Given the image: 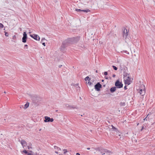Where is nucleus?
I'll use <instances>...</instances> for the list:
<instances>
[{"instance_id": "f257e3e1", "label": "nucleus", "mask_w": 155, "mask_h": 155, "mask_svg": "<svg viewBox=\"0 0 155 155\" xmlns=\"http://www.w3.org/2000/svg\"><path fill=\"white\" fill-rule=\"evenodd\" d=\"M140 94L142 96H143L145 93V86L143 84L141 85L138 91Z\"/></svg>"}, {"instance_id": "f03ea898", "label": "nucleus", "mask_w": 155, "mask_h": 155, "mask_svg": "<svg viewBox=\"0 0 155 155\" xmlns=\"http://www.w3.org/2000/svg\"><path fill=\"white\" fill-rule=\"evenodd\" d=\"M128 31L127 29H125V28H123L122 29V33L123 37L125 39H127V36L128 34Z\"/></svg>"}, {"instance_id": "7ed1b4c3", "label": "nucleus", "mask_w": 155, "mask_h": 155, "mask_svg": "<svg viewBox=\"0 0 155 155\" xmlns=\"http://www.w3.org/2000/svg\"><path fill=\"white\" fill-rule=\"evenodd\" d=\"M125 84L128 85L130 84L131 82V79L129 76H126L124 78Z\"/></svg>"}, {"instance_id": "20e7f679", "label": "nucleus", "mask_w": 155, "mask_h": 155, "mask_svg": "<svg viewBox=\"0 0 155 155\" xmlns=\"http://www.w3.org/2000/svg\"><path fill=\"white\" fill-rule=\"evenodd\" d=\"M30 36L34 38L35 40L37 41H39L40 40V38L37 35L34 34L33 35H30Z\"/></svg>"}, {"instance_id": "39448f33", "label": "nucleus", "mask_w": 155, "mask_h": 155, "mask_svg": "<svg viewBox=\"0 0 155 155\" xmlns=\"http://www.w3.org/2000/svg\"><path fill=\"white\" fill-rule=\"evenodd\" d=\"M115 85L118 88H121L123 87V84L119 81H117L115 83Z\"/></svg>"}, {"instance_id": "423d86ee", "label": "nucleus", "mask_w": 155, "mask_h": 155, "mask_svg": "<svg viewBox=\"0 0 155 155\" xmlns=\"http://www.w3.org/2000/svg\"><path fill=\"white\" fill-rule=\"evenodd\" d=\"M45 120H44V122H52L53 121L54 119L52 118H50V117L47 116L45 117Z\"/></svg>"}, {"instance_id": "0eeeda50", "label": "nucleus", "mask_w": 155, "mask_h": 155, "mask_svg": "<svg viewBox=\"0 0 155 155\" xmlns=\"http://www.w3.org/2000/svg\"><path fill=\"white\" fill-rule=\"evenodd\" d=\"M101 87V85L99 83H98L94 86L95 89L97 91H100V88Z\"/></svg>"}, {"instance_id": "6e6552de", "label": "nucleus", "mask_w": 155, "mask_h": 155, "mask_svg": "<svg viewBox=\"0 0 155 155\" xmlns=\"http://www.w3.org/2000/svg\"><path fill=\"white\" fill-rule=\"evenodd\" d=\"M102 150L104 151L105 153H104L102 155L106 154L107 155H111L112 154V152L106 149H102Z\"/></svg>"}, {"instance_id": "1a4fd4ad", "label": "nucleus", "mask_w": 155, "mask_h": 155, "mask_svg": "<svg viewBox=\"0 0 155 155\" xmlns=\"http://www.w3.org/2000/svg\"><path fill=\"white\" fill-rule=\"evenodd\" d=\"M79 39L80 37H77L71 38L70 40L72 41L74 43H76L79 41Z\"/></svg>"}, {"instance_id": "9d476101", "label": "nucleus", "mask_w": 155, "mask_h": 155, "mask_svg": "<svg viewBox=\"0 0 155 155\" xmlns=\"http://www.w3.org/2000/svg\"><path fill=\"white\" fill-rule=\"evenodd\" d=\"M27 39V35L25 32H24L23 33V36L22 38V41L23 43H25L26 41V39Z\"/></svg>"}, {"instance_id": "9b49d317", "label": "nucleus", "mask_w": 155, "mask_h": 155, "mask_svg": "<svg viewBox=\"0 0 155 155\" xmlns=\"http://www.w3.org/2000/svg\"><path fill=\"white\" fill-rule=\"evenodd\" d=\"M67 45V42L66 41H64L61 47V49H62L66 47Z\"/></svg>"}, {"instance_id": "f8f14e48", "label": "nucleus", "mask_w": 155, "mask_h": 155, "mask_svg": "<svg viewBox=\"0 0 155 155\" xmlns=\"http://www.w3.org/2000/svg\"><path fill=\"white\" fill-rule=\"evenodd\" d=\"M75 10L77 12L82 11L85 12L87 13L90 12V11L88 9H87L85 10H82L79 9H75Z\"/></svg>"}, {"instance_id": "ddd939ff", "label": "nucleus", "mask_w": 155, "mask_h": 155, "mask_svg": "<svg viewBox=\"0 0 155 155\" xmlns=\"http://www.w3.org/2000/svg\"><path fill=\"white\" fill-rule=\"evenodd\" d=\"M116 89H117V87H111L110 89V91H111V92L113 93V92H114L116 90Z\"/></svg>"}, {"instance_id": "4468645a", "label": "nucleus", "mask_w": 155, "mask_h": 155, "mask_svg": "<svg viewBox=\"0 0 155 155\" xmlns=\"http://www.w3.org/2000/svg\"><path fill=\"white\" fill-rule=\"evenodd\" d=\"M21 143L23 147L27 145V143L24 140H21Z\"/></svg>"}, {"instance_id": "2eb2a0df", "label": "nucleus", "mask_w": 155, "mask_h": 155, "mask_svg": "<svg viewBox=\"0 0 155 155\" xmlns=\"http://www.w3.org/2000/svg\"><path fill=\"white\" fill-rule=\"evenodd\" d=\"M151 114V113L150 112L147 115V117L145 118L144 119H143V120H146L147 121V119H149L150 118V115Z\"/></svg>"}, {"instance_id": "dca6fc26", "label": "nucleus", "mask_w": 155, "mask_h": 155, "mask_svg": "<svg viewBox=\"0 0 155 155\" xmlns=\"http://www.w3.org/2000/svg\"><path fill=\"white\" fill-rule=\"evenodd\" d=\"M124 67V65L122 64H120V69L122 70H123V69Z\"/></svg>"}, {"instance_id": "f3484780", "label": "nucleus", "mask_w": 155, "mask_h": 155, "mask_svg": "<svg viewBox=\"0 0 155 155\" xmlns=\"http://www.w3.org/2000/svg\"><path fill=\"white\" fill-rule=\"evenodd\" d=\"M102 149H100V148H97V150H98L99 151L101 152V153L102 154H103L104 153H105L104 151L102 150Z\"/></svg>"}, {"instance_id": "a211bd4d", "label": "nucleus", "mask_w": 155, "mask_h": 155, "mask_svg": "<svg viewBox=\"0 0 155 155\" xmlns=\"http://www.w3.org/2000/svg\"><path fill=\"white\" fill-rule=\"evenodd\" d=\"M85 80L86 81H87V80H88V81H90V78H89V77L88 76H87L85 78Z\"/></svg>"}, {"instance_id": "6ab92c4d", "label": "nucleus", "mask_w": 155, "mask_h": 155, "mask_svg": "<svg viewBox=\"0 0 155 155\" xmlns=\"http://www.w3.org/2000/svg\"><path fill=\"white\" fill-rule=\"evenodd\" d=\"M87 84L90 86L93 85V83L91 82V81H89L88 82Z\"/></svg>"}, {"instance_id": "aec40b11", "label": "nucleus", "mask_w": 155, "mask_h": 155, "mask_svg": "<svg viewBox=\"0 0 155 155\" xmlns=\"http://www.w3.org/2000/svg\"><path fill=\"white\" fill-rule=\"evenodd\" d=\"M120 105L121 106H124L125 105V103L124 102H121L120 103Z\"/></svg>"}, {"instance_id": "412c9836", "label": "nucleus", "mask_w": 155, "mask_h": 155, "mask_svg": "<svg viewBox=\"0 0 155 155\" xmlns=\"http://www.w3.org/2000/svg\"><path fill=\"white\" fill-rule=\"evenodd\" d=\"M29 106V104H26L25 105V108H27Z\"/></svg>"}, {"instance_id": "4be33fe9", "label": "nucleus", "mask_w": 155, "mask_h": 155, "mask_svg": "<svg viewBox=\"0 0 155 155\" xmlns=\"http://www.w3.org/2000/svg\"><path fill=\"white\" fill-rule=\"evenodd\" d=\"M46 40L45 39V38H42L41 39V42H45L44 41Z\"/></svg>"}, {"instance_id": "5701e85b", "label": "nucleus", "mask_w": 155, "mask_h": 155, "mask_svg": "<svg viewBox=\"0 0 155 155\" xmlns=\"http://www.w3.org/2000/svg\"><path fill=\"white\" fill-rule=\"evenodd\" d=\"M4 26V25L0 23V28H3Z\"/></svg>"}, {"instance_id": "b1692460", "label": "nucleus", "mask_w": 155, "mask_h": 155, "mask_svg": "<svg viewBox=\"0 0 155 155\" xmlns=\"http://www.w3.org/2000/svg\"><path fill=\"white\" fill-rule=\"evenodd\" d=\"M150 118H149L148 119H149V120H150V119H152L153 118V116H152V115H151V114L150 115Z\"/></svg>"}, {"instance_id": "393cba45", "label": "nucleus", "mask_w": 155, "mask_h": 155, "mask_svg": "<svg viewBox=\"0 0 155 155\" xmlns=\"http://www.w3.org/2000/svg\"><path fill=\"white\" fill-rule=\"evenodd\" d=\"M5 35L6 37H8V32L5 31Z\"/></svg>"}, {"instance_id": "a878e982", "label": "nucleus", "mask_w": 155, "mask_h": 155, "mask_svg": "<svg viewBox=\"0 0 155 155\" xmlns=\"http://www.w3.org/2000/svg\"><path fill=\"white\" fill-rule=\"evenodd\" d=\"M63 151H64V154H65L67 152V150L65 149H64Z\"/></svg>"}, {"instance_id": "bb28decb", "label": "nucleus", "mask_w": 155, "mask_h": 155, "mask_svg": "<svg viewBox=\"0 0 155 155\" xmlns=\"http://www.w3.org/2000/svg\"><path fill=\"white\" fill-rule=\"evenodd\" d=\"M113 68H114V69L115 70H117V68L115 67V66H113Z\"/></svg>"}, {"instance_id": "cd10ccee", "label": "nucleus", "mask_w": 155, "mask_h": 155, "mask_svg": "<svg viewBox=\"0 0 155 155\" xmlns=\"http://www.w3.org/2000/svg\"><path fill=\"white\" fill-rule=\"evenodd\" d=\"M70 105H69V104H66V106L67 107L70 108Z\"/></svg>"}, {"instance_id": "c85d7f7f", "label": "nucleus", "mask_w": 155, "mask_h": 155, "mask_svg": "<svg viewBox=\"0 0 155 155\" xmlns=\"http://www.w3.org/2000/svg\"><path fill=\"white\" fill-rule=\"evenodd\" d=\"M23 152L25 153H28V152L27 150H24L23 151Z\"/></svg>"}, {"instance_id": "c756f323", "label": "nucleus", "mask_w": 155, "mask_h": 155, "mask_svg": "<svg viewBox=\"0 0 155 155\" xmlns=\"http://www.w3.org/2000/svg\"><path fill=\"white\" fill-rule=\"evenodd\" d=\"M104 74L105 75H107V72H105L104 73Z\"/></svg>"}, {"instance_id": "7c9ffc66", "label": "nucleus", "mask_w": 155, "mask_h": 155, "mask_svg": "<svg viewBox=\"0 0 155 155\" xmlns=\"http://www.w3.org/2000/svg\"><path fill=\"white\" fill-rule=\"evenodd\" d=\"M24 47H25L26 49H28V46L27 45H25Z\"/></svg>"}, {"instance_id": "2f4dec72", "label": "nucleus", "mask_w": 155, "mask_h": 155, "mask_svg": "<svg viewBox=\"0 0 155 155\" xmlns=\"http://www.w3.org/2000/svg\"><path fill=\"white\" fill-rule=\"evenodd\" d=\"M111 126L112 127V128L113 129H114L115 130H116V129L113 125H112Z\"/></svg>"}, {"instance_id": "473e14b6", "label": "nucleus", "mask_w": 155, "mask_h": 155, "mask_svg": "<svg viewBox=\"0 0 155 155\" xmlns=\"http://www.w3.org/2000/svg\"><path fill=\"white\" fill-rule=\"evenodd\" d=\"M42 45L44 46H45V42H42Z\"/></svg>"}, {"instance_id": "72a5a7b5", "label": "nucleus", "mask_w": 155, "mask_h": 155, "mask_svg": "<svg viewBox=\"0 0 155 155\" xmlns=\"http://www.w3.org/2000/svg\"><path fill=\"white\" fill-rule=\"evenodd\" d=\"M80 46H81L82 48H83L84 47V45L82 44L81 45H80Z\"/></svg>"}, {"instance_id": "f704fd0d", "label": "nucleus", "mask_w": 155, "mask_h": 155, "mask_svg": "<svg viewBox=\"0 0 155 155\" xmlns=\"http://www.w3.org/2000/svg\"><path fill=\"white\" fill-rule=\"evenodd\" d=\"M70 108H75L74 107H73V106H70Z\"/></svg>"}, {"instance_id": "c9c22d12", "label": "nucleus", "mask_w": 155, "mask_h": 155, "mask_svg": "<svg viewBox=\"0 0 155 155\" xmlns=\"http://www.w3.org/2000/svg\"><path fill=\"white\" fill-rule=\"evenodd\" d=\"M105 78L106 79H108V77H107V76H105Z\"/></svg>"}, {"instance_id": "e433bc0d", "label": "nucleus", "mask_w": 155, "mask_h": 155, "mask_svg": "<svg viewBox=\"0 0 155 155\" xmlns=\"http://www.w3.org/2000/svg\"><path fill=\"white\" fill-rule=\"evenodd\" d=\"M76 155H80L79 153H77L76 154Z\"/></svg>"}, {"instance_id": "4c0bfd02", "label": "nucleus", "mask_w": 155, "mask_h": 155, "mask_svg": "<svg viewBox=\"0 0 155 155\" xmlns=\"http://www.w3.org/2000/svg\"><path fill=\"white\" fill-rule=\"evenodd\" d=\"M124 89H125V90H126V89H127V88L126 87V86H125L124 87Z\"/></svg>"}, {"instance_id": "58836bf2", "label": "nucleus", "mask_w": 155, "mask_h": 155, "mask_svg": "<svg viewBox=\"0 0 155 155\" xmlns=\"http://www.w3.org/2000/svg\"><path fill=\"white\" fill-rule=\"evenodd\" d=\"M115 74H113V77H115Z\"/></svg>"}, {"instance_id": "ea45409f", "label": "nucleus", "mask_w": 155, "mask_h": 155, "mask_svg": "<svg viewBox=\"0 0 155 155\" xmlns=\"http://www.w3.org/2000/svg\"><path fill=\"white\" fill-rule=\"evenodd\" d=\"M87 149L88 150H89L90 149V148H87Z\"/></svg>"}, {"instance_id": "a19ab883", "label": "nucleus", "mask_w": 155, "mask_h": 155, "mask_svg": "<svg viewBox=\"0 0 155 155\" xmlns=\"http://www.w3.org/2000/svg\"><path fill=\"white\" fill-rule=\"evenodd\" d=\"M55 153H58V152L57 151H55Z\"/></svg>"}, {"instance_id": "79ce46f5", "label": "nucleus", "mask_w": 155, "mask_h": 155, "mask_svg": "<svg viewBox=\"0 0 155 155\" xmlns=\"http://www.w3.org/2000/svg\"><path fill=\"white\" fill-rule=\"evenodd\" d=\"M143 127H142V129H141V130H142L143 129Z\"/></svg>"}, {"instance_id": "37998d69", "label": "nucleus", "mask_w": 155, "mask_h": 155, "mask_svg": "<svg viewBox=\"0 0 155 155\" xmlns=\"http://www.w3.org/2000/svg\"><path fill=\"white\" fill-rule=\"evenodd\" d=\"M61 66H62V65H60V66H59V67H61Z\"/></svg>"}, {"instance_id": "c03bdc74", "label": "nucleus", "mask_w": 155, "mask_h": 155, "mask_svg": "<svg viewBox=\"0 0 155 155\" xmlns=\"http://www.w3.org/2000/svg\"><path fill=\"white\" fill-rule=\"evenodd\" d=\"M104 81V80H102L101 81H102V82Z\"/></svg>"}, {"instance_id": "a18cd8bd", "label": "nucleus", "mask_w": 155, "mask_h": 155, "mask_svg": "<svg viewBox=\"0 0 155 155\" xmlns=\"http://www.w3.org/2000/svg\"><path fill=\"white\" fill-rule=\"evenodd\" d=\"M4 93H5V94L6 93V92L5 91H4Z\"/></svg>"}, {"instance_id": "49530a36", "label": "nucleus", "mask_w": 155, "mask_h": 155, "mask_svg": "<svg viewBox=\"0 0 155 155\" xmlns=\"http://www.w3.org/2000/svg\"><path fill=\"white\" fill-rule=\"evenodd\" d=\"M4 30H5V28L4 29Z\"/></svg>"}, {"instance_id": "de8ad7c7", "label": "nucleus", "mask_w": 155, "mask_h": 155, "mask_svg": "<svg viewBox=\"0 0 155 155\" xmlns=\"http://www.w3.org/2000/svg\"><path fill=\"white\" fill-rule=\"evenodd\" d=\"M29 33H31V32H29Z\"/></svg>"}, {"instance_id": "09e8293b", "label": "nucleus", "mask_w": 155, "mask_h": 155, "mask_svg": "<svg viewBox=\"0 0 155 155\" xmlns=\"http://www.w3.org/2000/svg\"><path fill=\"white\" fill-rule=\"evenodd\" d=\"M96 72L97 73V70L96 71Z\"/></svg>"}, {"instance_id": "8fccbe9b", "label": "nucleus", "mask_w": 155, "mask_h": 155, "mask_svg": "<svg viewBox=\"0 0 155 155\" xmlns=\"http://www.w3.org/2000/svg\"><path fill=\"white\" fill-rule=\"evenodd\" d=\"M41 130V129H40L39 130L40 131Z\"/></svg>"}, {"instance_id": "3c124183", "label": "nucleus", "mask_w": 155, "mask_h": 155, "mask_svg": "<svg viewBox=\"0 0 155 155\" xmlns=\"http://www.w3.org/2000/svg\"><path fill=\"white\" fill-rule=\"evenodd\" d=\"M81 116H83V115H81Z\"/></svg>"}, {"instance_id": "603ef678", "label": "nucleus", "mask_w": 155, "mask_h": 155, "mask_svg": "<svg viewBox=\"0 0 155 155\" xmlns=\"http://www.w3.org/2000/svg\"><path fill=\"white\" fill-rule=\"evenodd\" d=\"M59 150H61V148H59Z\"/></svg>"}]
</instances>
